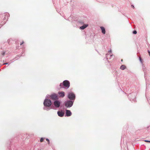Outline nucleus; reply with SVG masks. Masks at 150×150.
Returning <instances> with one entry per match:
<instances>
[{"label": "nucleus", "mask_w": 150, "mask_h": 150, "mask_svg": "<svg viewBox=\"0 0 150 150\" xmlns=\"http://www.w3.org/2000/svg\"><path fill=\"white\" fill-rule=\"evenodd\" d=\"M52 103L50 100L46 99L45 100L44 102V105L45 106L49 107L51 105Z\"/></svg>", "instance_id": "1"}, {"label": "nucleus", "mask_w": 150, "mask_h": 150, "mask_svg": "<svg viewBox=\"0 0 150 150\" xmlns=\"http://www.w3.org/2000/svg\"><path fill=\"white\" fill-rule=\"evenodd\" d=\"M68 97L71 100H74L75 98V94L72 92L68 93Z\"/></svg>", "instance_id": "2"}, {"label": "nucleus", "mask_w": 150, "mask_h": 150, "mask_svg": "<svg viewBox=\"0 0 150 150\" xmlns=\"http://www.w3.org/2000/svg\"><path fill=\"white\" fill-rule=\"evenodd\" d=\"M73 103V101L71 100H68L65 102V106L67 107H70L72 106Z\"/></svg>", "instance_id": "3"}, {"label": "nucleus", "mask_w": 150, "mask_h": 150, "mask_svg": "<svg viewBox=\"0 0 150 150\" xmlns=\"http://www.w3.org/2000/svg\"><path fill=\"white\" fill-rule=\"evenodd\" d=\"M63 85L64 87L67 88H68L70 86V82L68 80H65L63 82Z\"/></svg>", "instance_id": "4"}, {"label": "nucleus", "mask_w": 150, "mask_h": 150, "mask_svg": "<svg viewBox=\"0 0 150 150\" xmlns=\"http://www.w3.org/2000/svg\"><path fill=\"white\" fill-rule=\"evenodd\" d=\"M50 97L53 100H57L58 98L57 95L55 93L52 94L50 96Z\"/></svg>", "instance_id": "5"}, {"label": "nucleus", "mask_w": 150, "mask_h": 150, "mask_svg": "<svg viewBox=\"0 0 150 150\" xmlns=\"http://www.w3.org/2000/svg\"><path fill=\"white\" fill-rule=\"evenodd\" d=\"M60 102L58 100H56L54 103V105L56 108H59L60 106Z\"/></svg>", "instance_id": "6"}, {"label": "nucleus", "mask_w": 150, "mask_h": 150, "mask_svg": "<svg viewBox=\"0 0 150 150\" xmlns=\"http://www.w3.org/2000/svg\"><path fill=\"white\" fill-rule=\"evenodd\" d=\"M59 97L63 98L65 96V93L64 92H58Z\"/></svg>", "instance_id": "7"}, {"label": "nucleus", "mask_w": 150, "mask_h": 150, "mask_svg": "<svg viewBox=\"0 0 150 150\" xmlns=\"http://www.w3.org/2000/svg\"><path fill=\"white\" fill-rule=\"evenodd\" d=\"M66 115L67 117L70 116L71 115V112L70 110H66Z\"/></svg>", "instance_id": "8"}, {"label": "nucleus", "mask_w": 150, "mask_h": 150, "mask_svg": "<svg viewBox=\"0 0 150 150\" xmlns=\"http://www.w3.org/2000/svg\"><path fill=\"white\" fill-rule=\"evenodd\" d=\"M57 114L58 115V116L60 117H63L64 114V113L62 111H58L57 112Z\"/></svg>", "instance_id": "9"}, {"label": "nucleus", "mask_w": 150, "mask_h": 150, "mask_svg": "<svg viewBox=\"0 0 150 150\" xmlns=\"http://www.w3.org/2000/svg\"><path fill=\"white\" fill-rule=\"evenodd\" d=\"M88 25V24H84L83 26L80 27V28L82 30L86 28Z\"/></svg>", "instance_id": "10"}, {"label": "nucleus", "mask_w": 150, "mask_h": 150, "mask_svg": "<svg viewBox=\"0 0 150 150\" xmlns=\"http://www.w3.org/2000/svg\"><path fill=\"white\" fill-rule=\"evenodd\" d=\"M100 29L102 30V32L103 34H105V29L104 27H101Z\"/></svg>", "instance_id": "11"}, {"label": "nucleus", "mask_w": 150, "mask_h": 150, "mask_svg": "<svg viewBox=\"0 0 150 150\" xmlns=\"http://www.w3.org/2000/svg\"><path fill=\"white\" fill-rule=\"evenodd\" d=\"M126 68V67L124 65H121L120 68V69L122 70H124Z\"/></svg>", "instance_id": "12"}, {"label": "nucleus", "mask_w": 150, "mask_h": 150, "mask_svg": "<svg viewBox=\"0 0 150 150\" xmlns=\"http://www.w3.org/2000/svg\"><path fill=\"white\" fill-rule=\"evenodd\" d=\"M45 139V138H41L40 139V142H42Z\"/></svg>", "instance_id": "13"}, {"label": "nucleus", "mask_w": 150, "mask_h": 150, "mask_svg": "<svg viewBox=\"0 0 150 150\" xmlns=\"http://www.w3.org/2000/svg\"><path fill=\"white\" fill-rule=\"evenodd\" d=\"M46 140L48 142V144H50V141H49V140L48 139H47V138L46 139Z\"/></svg>", "instance_id": "14"}, {"label": "nucleus", "mask_w": 150, "mask_h": 150, "mask_svg": "<svg viewBox=\"0 0 150 150\" xmlns=\"http://www.w3.org/2000/svg\"><path fill=\"white\" fill-rule=\"evenodd\" d=\"M139 60L142 63V60L140 57H139Z\"/></svg>", "instance_id": "15"}, {"label": "nucleus", "mask_w": 150, "mask_h": 150, "mask_svg": "<svg viewBox=\"0 0 150 150\" xmlns=\"http://www.w3.org/2000/svg\"><path fill=\"white\" fill-rule=\"evenodd\" d=\"M133 33L134 34H136L137 33V32L136 30H134L133 31Z\"/></svg>", "instance_id": "16"}, {"label": "nucleus", "mask_w": 150, "mask_h": 150, "mask_svg": "<svg viewBox=\"0 0 150 150\" xmlns=\"http://www.w3.org/2000/svg\"><path fill=\"white\" fill-rule=\"evenodd\" d=\"M63 86V83H61L60 84V86L61 87V88Z\"/></svg>", "instance_id": "17"}, {"label": "nucleus", "mask_w": 150, "mask_h": 150, "mask_svg": "<svg viewBox=\"0 0 150 150\" xmlns=\"http://www.w3.org/2000/svg\"><path fill=\"white\" fill-rule=\"evenodd\" d=\"M144 142H150V141H148V140H144Z\"/></svg>", "instance_id": "18"}, {"label": "nucleus", "mask_w": 150, "mask_h": 150, "mask_svg": "<svg viewBox=\"0 0 150 150\" xmlns=\"http://www.w3.org/2000/svg\"><path fill=\"white\" fill-rule=\"evenodd\" d=\"M1 54H2L3 55V56H4V54H5V52H2Z\"/></svg>", "instance_id": "19"}, {"label": "nucleus", "mask_w": 150, "mask_h": 150, "mask_svg": "<svg viewBox=\"0 0 150 150\" xmlns=\"http://www.w3.org/2000/svg\"><path fill=\"white\" fill-rule=\"evenodd\" d=\"M148 52L149 53V56H150V51L149 50H148Z\"/></svg>", "instance_id": "20"}, {"label": "nucleus", "mask_w": 150, "mask_h": 150, "mask_svg": "<svg viewBox=\"0 0 150 150\" xmlns=\"http://www.w3.org/2000/svg\"><path fill=\"white\" fill-rule=\"evenodd\" d=\"M131 7H132L133 8H134V6L133 5H131Z\"/></svg>", "instance_id": "21"}, {"label": "nucleus", "mask_w": 150, "mask_h": 150, "mask_svg": "<svg viewBox=\"0 0 150 150\" xmlns=\"http://www.w3.org/2000/svg\"><path fill=\"white\" fill-rule=\"evenodd\" d=\"M24 43V42H23L21 43L20 45H21Z\"/></svg>", "instance_id": "22"}, {"label": "nucleus", "mask_w": 150, "mask_h": 150, "mask_svg": "<svg viewBox=\"0 0 150 150\" xmlns=\"http://www.w3.org/2000/svg\"><path fill=\"white\" fill-rule=\"evenodd\" d=\"M8 64V63H5V64Z\"/></svg>", "instance_id": "23"}, {"label": "nucleus", "mask_w": 150, "mask_h": 150, "mask_svg": "<svg viewBox=\"0 0 150 150\" xmlns=\"http://www.w3.org/2000/svg\"><path fill=\"white\" fill-rule=\"evenodd\" d=\"M109 52H112L111 50H110Z\"/></svg>", "instance_id": "24"}, {"label": "nucleus", "mask_w": 150, "mask_h": 150, "mask_svg": "<svg viewBox=\"0 0 150 150\" xmlns=\"http://www.w3.org/2000/svg\"><path fill=\"white\" fill-rule=\"evenodd\" d=\"M123 59H122L121 60V61L122 62V61H123Z\"/></svg>", "instance_id": "25"}]
</instances>
